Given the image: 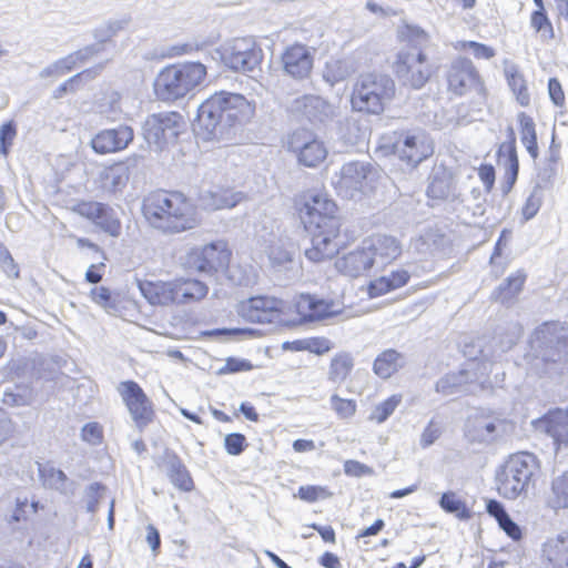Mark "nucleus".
Instances as JSON below:
<instances>
[{"label": "nucleus", "instance_id": "obj_62", "mask_svg": "<svg viewBox=\"0 0 568 568\" xmlns=\"http://www.w3.org/2000/svg\"><path fill=\"white\" fill-rule=\"evenodd\" d=\"M100 51H101L100 45L92 44V45H88L81 50H78L69 55L73 58V62L77 67L79 63H84L92 57L97 55Z\"/></svg>", "mask_w": 568, "mask_h": 568}, {"label": "nucleus", "instance_id": "obj_48", "mask_svg": "<svg viewBox=\"0 0 568 568\" xmlns=\"http://www.w3.org/2000/svg\"><path fill=\"white\" fill-rule=\"evenodd\" d=\"M499 529L510 537L514 541H519L523 538L521 527L515 523L504 506L499 503Z\"/></svg>", "mask_w": 568, "mask_h": 568}, {"label": "nucleus", "instance_id": "obj_8", "mask_svg": "<svg viewBox=\"0 0 568 568\" xmlns=\"http://www.w3.org/2000/svg\"><path fill=\"white\" fill-rule=\"evenodd\" d=\"M225 67L242 73L256 70L262 63L264 53L251 37L236 38L225 43L220 51Z\"/></svg>", "mask_w": 568, "mask_h": 568}, {"label": "nucleus", "instance_id": "obj_60", "mask_svg": "<svg viewBox=\"0 0 568 568\" xmlns=\"http://www.w3.org/2000/svg\"><path fill=\"white\" fill-rule=\"evenodd\" d=\"M252 364L244 359L227 358L225 365L220 369V374L237 373L252 369Z\"/></svg>", "mask_w": 568, "mask_h": 568}, {"label": "nucleus", "instance_id": "obj_38", "mask_svg": "<svg viewBox=\"0 0 568 568\" xmlns=\"http://www.w3.org/2000/svg\"><path fill=\"white\" fill-rule=\"evenodd\" d=\"M354 368V358L349 353L342 352L336 354L329 364L327 378L336 385H342Z\"/></svg>", "mask_w": 568, "mask_h": 568}, {"label": "nucleus", "instance_id": "obj_34", "mask_svg": "<svg viewBox=\"0 0 568 568\" xmlns=\"http://www.w3.org/2000/svg\"><path fill=\"white\" fill-rule=\"evenodd\" d=\"M175 283L178 305L201 301L209 293L207 285L199 280H176Z\"/></svg>", "mask_w": 568, "mask_h": 568}, {"label": "nucleus", "instance_id": "obj_10", "mask_svg": "<svg viewBox=\"0 0 568 568\" xmlns=\"http://www.w3.org/2000/svg\"><path fill=\"white\" fill-rule=\"evenodd\" d=\"M230 256L231 253L226 244L217 241L202 247L191 248L183 257L182 264L189 271L212 276L227 267Z\"/></svg>", "mask_w": 568, "mask_h": 568}, {"label": "nucleus", "instance_id": "obj_56", "mask_svg": "<svg viewBox=\"0 0 568 568\" xmlns=\"http://www.w3.org/2000/svg\"><path fill=\"white\" fill-rule=\"evenodd\" d=\"M81 438L90 445H98L102 439V428L98 423H88L82 427Z\"/></svg>", "mask_w": 568, "mask_h": 568}, {"label": "nucleus", "instance_id": "obj_20", "mask_svg": "<svg viewBox=\"0 0 568 568\" xmlns=\"http://www.w3.org/2000/svg\"><path fill=\"white\" fill-rule=\"evenodd\" d=\"M75 212L92 221L111 236L116 237L121 233V222L115 212L103 203L81 202L75 206Z\"/></svg>", "mask_w": 568, "mask_h": 568}, {"label": "nucleus", "instance_id": "obj_16", "mask_svg": "<svg viewBox=\"0 0 568 568\" xmlns=\"http://www.w3.org/2000/svg\"><path fill=\"white\" fill-rule=\"evenodd\" d=\"M287 150L297 156L301 164L314 168L327 156L324 143L308 130H296L287 139Z\"/></svg>", "mask_w": 568, "mask_h": 568}, {"label": "nucleus", "instance_id": "obj_35", "mask_svg": "<svg viewBox=\"0 0 568 568\" xmlns=\"http://www.w3.org/2000/svg\"><path fill=\"white\" fill-rule=\"evenodd\" d=\"M39 474L44 487L58 490L63 495L74 494V483L70 481L61 469L43 466L39 468Z\"/></svg>", "mask_w": 568, "mask_h": 568}, {"label": "nucleus", "instance_id": "obj_17", "mask_svg": "<svg viewBox=\"0 0 568 568\" xmlns=\"http://www.w3.org/2000/svg\"><path fill=\"white\" fill-rule=\"evenodd\" d=\"M497 414L493 409L477 408L465 423V435L470 442L490 444L496 438Z\"/></svg>", "mask_w": 568, "mask_h": 568}, {"label": "nucleus", "instance_id": "obj_23", "mask_svg": "<svg viewBox=\"0 0 568 568\" xmlns=\"http://www.w3.org/2000/svg\"><path fill=\"white\" fill-rule=\"evenodd\" d=\"M448 89L457 95H463L477 84V73L471 61L459 58L452 62L447 72Z\"/></svg>", "mask_w": 568, "mask_h": 568}, {"label": "nucleus", "instance_id": "obj_11", "mask_svg": "<svg viewBox=\"0 0 568 568\" xmlns=\"http://www.w3.org/2000/svg\"><path fill=\"white\" fill-rule=\"evenodd\" d=\"M374 175L369 164L354 161L342 166L333 183L341 196L355 200L373 190Z\"/></svg>", "mask_w": 568, "mask_h": 568}, {"label": "nucleus", "instance_id": "obj_19", "mask_svg": "<svg viewBox=\"0 0 568 568\" xmlns=\"http://www.w3.org/2000/svg\"><path fill=\"white\" fill-rule=\"evenodd\" d=\"M288 110L312 122H325L336 115L335 108L318 95L305 94L292 100Z\"/></svg>", "mask_w": 568, "mask_h": 568}, {"label": "nucleus", "instance_id": "obj_37", "mask_svg": "<svg viewBox=\"0 0 568 568\" xmlns=\"http://www.w3.org/2000/svg\"><path fill=\"white\" fill-rule=\"evenodd\" d=\"M409 277V273L405 270L393 271L389 275L382 276L369 284V295L376 297L399 288L407 284Z\"/></svg>", "mask_w": 568, "mask_h": 568}, {"label": "nucleus", "instance_id": "obj_22", "mask_svg": "<svg viewBox=\"0 0 568 568\" xmlns=\"http://www.w3.org/2000/svg\"><path fill=\"white\" fill-rule=\"evenodd\" d=\"M537 430L549 435L556 445L568 446V410L556 408L534 422Z\"/></svg>", "mask_w": 568, "mask_h": 568}, {"label": "nucleus", "instance_id": "obj_55", "mask_svg": "<svg viewBox=\"0 0 568 568\" xmlns=\"http://www.w3.org/2000/svg\"><path fill=\"white\" fill-rule=\"evenodd\" d=\"M328 491L320 486H302L298 489V497L305 501H316L328 497Z\"/></svg>", "mask_w": 568, "mask_h": 568}, {"label": "nucleus", "instance_id": "obj_63", "mask_svg": "<svg viewBox=\"0 0 568 568\" xmlns=\"http://www.w3.org/2000/svg\"><path fill=\"white\" fill-rule=\"evenodd\" d=\"M548 92L551 101L557 106H562L565 102V94L560 82L556 78H550L548 81Z\"/></svg>", "mask_w": 568, "mask_h": 568}, {"label": "nucleus", "instance_id": "obj_61", "mask_svg": "<svg viewBox=\"0 0 568 568\" xmlns=\"http://www.w3.org/2000/svg\"><path fill=\"white\" fill-rule=\"evenodd\" d=\"M306 348L311 353L323 355L332 348V343L325 337L308 338Z\"/></svg>", "mask_w": 568, "mask_h": 568}, {"label": "nucleus", "instance_id": "obj_46", "mask_svg": "<svg viewBox=\"0 0 568 568\" xmlns=\"http://www.w3.org/2000/svg\"><path fill=\"white\" fill-rule=\"evenodd\" d=\"M106 487L100 483L90 484L84 491L87 511L94 514L98 511L99 504L103 499Z\"/></svg>", "mask_w": 568, "mask_h": 568}, {"label": "nucleus", "instance_id": "obj_31", "mask_svg": "<svg viewBox=\"0 0 568 568\" xmlns=\"http://www.w3.org/2000/svg\"><path fill=\"white\" fill-rule=\"evenodd\" d=\"M164 466L170 481L180 490L191 491L194 487L193 479L181 458L174 453H166Z\"/></svg>", "mask_w": 568, "mask_h": 568}, {"label": "nucleus", "instance_id": "obj_18", "mask_svg": "<svg viewBox=\"0 0 568 568\" xmlns=\"http://www.w3.org/2000/svg\"><path fill=\"white\" fill-rule=\"evenodd\" d=\"M133 139V129L121 124L116 128L101 130L92 138L90 144L95 153L108 154L126 149Z\"/></svg>", "mask_w": 568, "mask_h": 568}, {"label": "nucleus", "instance_id": "obj_36", "mask_svg": "<svg viewBox=\"0 0 568 568\" xmlns=\"http://www.w3.org/2000/svg\"><path fill=\"white\" fill-rule=\"evenodd\" d=\"M0 399L9 407L30 405L33 400V390L27 384H8L0 386Z\"/></svg>", "mask_w": 568, "mask_h": 568}, {"label": "nucleus", "instance_id": "obj_51", "mask_svg": "<svg viewBox=\"0 0 568 568\" xmlns=\"http://www.w3.org/2000/svg\"><path fill=\"white\" fill-rule=\"evenodd\" d=\"M91 297L98 305L103 307L108 313H111L116 310L115 301L112 298L110 290L104 286L92 288Z\"/></svg>", "mask_w": 568, "mask_h": 568}, {"label": "nucleus", "instance_id": "obj_32", "mask_svg": "<svg viewBox=\"0 0 568 568\" xmlns=\"http://www.w3.org/2000/svg\"><path fill=\"white\" fill-rule=\"evenodd\" d=\"M510 141L503 143L499 145V158L501 156L503 152L506 153V162L504 164L505 166V175H504V184H503V192L507 194L513 189L514 184L517 181L518 173H519V161L516 150V140L513 134L510 133Z\"/></svg>", "mask_w": 568, "mask_h": 568}, {"label": "nucleus", "instance_id": "obj_41", "mask_svg": "<svg viewBox=\"0 0 568 568\" xmlns=\"http://www.w3.org/2000/svg\"><path fill=\"white\" fill-rule=\"evenodd\" d=\"M129 181V170L123 164H115L103 173V186L110 192L121 191Z\"/></svg>", "mask_w": 568, "mask_h": 568}, {"label": "nucleus", "instance_id": "obj_58", "mask_svg": "<svg viewBox=\"0 0 568 568\" xmlns=\"http://www.w3.org/2000/svg\"><path fill=\"white\" fill-rule=\"evenodd\" d=\"M344 471L346 475L353 477H362L373 474V469L371 467L353 459L346 460L344 463Z\"/></svg>", "mask_w": 568, "mask_h": 568}, {"label": "nucleus", "instance_id": "obj_33", "mask_svg": "<svg viewBox=\"0 0 568 568\" xmlns=\"http://www.w3.org/2000/svg\"><path fill=\"white\" fill-rule=\"evenodd\" d=\"M405 363V356L402 353L389 348L375 358L373 369L377 376L386 379L404 367Z\"/></svg>", "mask_w": 568, "mask_h": 568}, {"label": "nucleus", "instance_id": "obj_45", "mask_svg": "<svg viewBox=\"0 0 568 568\" xmlns=\"http://www.w3.org/2000/svg\"><path fill=\"white\" fill-rule=\"evenodd\" d=\"M402 402L400 395H393L383 403L376 405L371 413L369 419L378 424L384 423Z\"/></svg>", "mask_w": 568, "mask_h": 568}, {"label": "nucleus", "instance_id": "obj_30", "mask_svg": "<svg viewBox=\"0 0 568 568\" xmlns=\"http://www.w3.org/2000/svg\"><path fill=\"white\" fill-rule=\"evenodd\" d=\"M504 75L508 88L521 106L530 103V94L528 92L526 79L519 67L510 60H504Z\"/></svg>", "mask_w": 568, "mask_h": 568}, {"label": "nucleus", "instance_id": "obj_59", "mask_svg": "<svg viewBox=\"0 0 568 568\" xmlns=\"http://www.w3.org/2000/svg\"><path fill=\"white\" fill-rule=\"evenodd\" d=\"M523 333V328L518 323H515L510 327V332L507 334L506 338L499 339V349L507 351L510 349L520 338Z\"/></svg>", "mask_w": 568, "mask_h": 568}, {"label": "nucleus", "instance_id": "obj_3", "mask_svg": "<svg viewBox=\"0 0 568 568\" xmlns=\"http://www.w3.org/2000/svg\"><path fill=\"white\" fill-rule=\"evenodd\" d=\"M531 371L550 379L568 374V325L545 322L530 336Z\"/></svg>", "mask_w": 568, "mask_h": 568}, {"label": "nucleus", "instance_id": "obj_47", "mask_svg": "<svg viewBox=\"0 0 568 568\" xmlns=\"http://www.w3.org/2000/svg\"><path fill=\"white\" fill-rule=\"evenodd\" d=\"M427 194L432 199L448 200L456 199V194L453 192L452 184L446 179L434 178L428 185Z\"/></svg>", "mask_w": 568, "mask_h": 568}, {"label": "nucleus", "instance_id": "obj_64", "mask_svg": "<svg viewBox=\"0 0 568 568\" xmlns=\"http://www.w3.org/2000/svg\"><path fill=\"white\" fill-rule=\"evenodd\" d=\"M440 436V428L433 420L429 422L427 427L424 429L420 437V445L425 448L434 444V442Z\"/></svg>", "mask_w": 568, "mask_h": 568}, {"label": "nucleus", "instance_id": "obj_4", "mask_svg": "<svg viewBox=\"0 0 568 568\" xmlns=\"http://www.w3.org/2000/svg\"><path fill=\"white\" fill-rule=\"evenodd\" d=\"M149 223L164 233H180L199 224L195 206L181 193L158 192L143 202Z\"/></svg>", "mask_w": 568, "mask_h": 568}, {"label": "nucleus", "instance_id": "obj_1", "mask_svg": "<svg viewBox=\"0 0 568 568\" xmlns=\"http://www.w3.org/2000/svg\"><path fill=\"white\" fill-rule=\"evenodd\" d=\"M255 114V104L244 95L216 92L197 109L193 128L205 141L230 140L234 128L248 123Z\"/></svg>", "mask_w": 568, "mask_h": 568}, {"label": "nucleus", "instance_id": "obj_14", "mask_svg": "<svg viewBox=\"0 0 568 568\" xmlns=\"http://www.w3.org/2000/svg\"><path fill=\"white\" fill-rule=\"evenodd\" d=\"M395 70L403 83L413 89L423 88L432 74L426 55L416 50L399 52Z\"/></svg>", "mask_w": 568, "mask_h": 568}, {"label": "nucleus", "instance_id": "obj_21", "mask_svg": "<svg viewBox=\"0 0 568 568\" xmlns=\"http://www.w3.org/2000/svg\"><path fill=\"white\" fill-rule=\"evenodd\" d=\"M281 61L286 75L303 80L311 74L314 59L306 45L293 44L282 53Z\"/></svg>", "mask_w": 568, "mask_h": 568}, {"label": "nucleus", "instance_id": "obj_26", "mask_svg": "<svg viewBox=\"0 0 568 568\" xmlns=\"http://www.w3.org/2000/svg\"><path fill=\"white\" fill-rule=\"evenodd\" d=\"M501 469L505 476L517 477L524 484H530L538 470V462L530 453H518L510 456Z\"/></svg>", "mask_w": 568, "mask_h": 568}, {"label": "nucleus", "instance_id": "obj_53", "mask_svg": "<svg viewBox=\"0 0 568 568\" xmlns=\"http://www.w3.org/2000/svg\"><path fill=\"white\" fill-rule=\"evenodd\" d=\"M17 135L16 125L12 121L3 123L0 126V153L7 155L9 146L12 144L13 139Z\"/></svg>", "mask_w": 568, "mask_h": 568}, {"label": "nucleus", "instance_id": "obj_24", "mask_svg": "<svg viewBox=\"0 0 568 568\" xmlns=\"http://www.w3.org/2000/svg\"><path fill=\"white\" fill-rule=\"evenodd\" d=\"M138 287L141 294L152 305L168 306L171 304L178 305L175 300L176 283L175 281H142L138 280Z\"/></svg>", "mask_w": 568, "mask_h": 568}, {"label": "nucleus", "instance_id": "obj_5", "mask_svg": "<svg viewBox=\"0 0 568 568\" xmlns=\"http://www.w3.org/2000/svg\"><path fill=\"white\" fill-rule=\"evenodd\" d=\"M205 77L206 68L200 62L173 64L158 74L154 91L160 100L174 101L193 91Z\"/></svg>", "mask_w": 568, "mask_h": 568}, {"label": "nucleus", "instance_id": "obj_27", "mask_svg": "<svg viewBox=\"0 0 568 568\" xmlns=\"http://www.w3.org/2000/svg\"><path fill=\"white\" fill-rule=\"evenodd\" d=\"M367 248L375 257V265L384 266L396 260L402 253L399 242L388 235H376L368 242Z\"/></svg>", "mask_w": 568, "mask_h": 568}, {"label": "nucleus", "instance_id": "obj_44", "mask_svg": "<svg viewBox=\"0 0 568 568\" xmlns=\"http://www.w3.org/2000/svg\"><path fill=\"white\" fill-rule=\"evenodd\" d=\"M528 486L529 484H524V481L517 477L505 476L503 469L499 471V495L503 497L515 499L525 491Z\"/></svg>", "mask_w": 568, "mask_h": 568}, {"label": "nucleus", "instance_id": "obj_42", "mask_svg": "<svg viewBox=\"0 0 568 568\" xmlns=\"http://www.w3.org/2000/svg\"><path fill=\"white\" fill-rule=\"evenodd\" d=\"M520 126H521V143L525 145L527 152L530 154L532 159L538 158V143H537V134L535 130V123L530 116L525 115L524 113L520 115Z\"/></svg>", "mask_w": 568, "mask_h": 568}, {"label": "nucleus", "instance_id": "obj_6", "mask_svg": "<svg viewBox=\"0 0 568 568\" xmlns=\"http://www.w3.org/2000/svg\"><path fill=\"white\" fill-rule=\"evenodd\" d=\"M493 368L494 362L483 357L480 361L473 363L470 368L448 373L440 377L435 385V389L444 396L485 392L493 394L494 387L489 381Z\"/></svg>", "mask_w": 568, "mask_h": 568}, {"label": "nucleus", "instance_id": "obj_13", "mask_svg": "<svg viewBox=\"0 0 568 568\" xmlns=\"http://www.w3.org/2000/svg\"><path fill=\"white\" fill-rule=\"evenodd\" d=\"M116 389L136 428L142 432L155 416L152 400L134 381L121 382Z\"/></svg>", "mask_w": 568, "mask_h": 568}, {"label": "nucleus", "instance_id": "obj_54", "mask_svg": "<svg viewBox=\"0 0 568 568\" xmlns=\"http://www.w3.org/2000/svg\"><path fill=\"white\" fill-rule=\"evenodd\" d=\"M246 438L240 433H232L225 436L224 446L230 455H240L245 447Z\"/></svg>", "mask_w": 568, "mask_h": 568}, {"label": "nucleus", "instance_id": "obj_9", "mask_svg": "<svg viewBox=\"0 0 568 568\" xmlns=\"http://www.w3.org/2000/svg\"><path fill=\"white\" fill-rule=\"evenodd\" d=\"M392 150L402 161L416 166L434 153V143L420 129L396 131L393 133Z\"/></svg>", "mask_w": 568, "mask_h": 568}, {"label": "nucleus", "instance_id": "obj_12", "mask_svg": "<svg viewBox=\"0 0 568 568\" xmlns=\"http://www.w3.org/2000/svg\"><path fill=\"white\" fill-rule=\"evenodd\" d=\"M184 126L183 116L178 112H161L146 118L142 131L150 148L162 150L174 142Z\"/></svg>", "mask_w": 568, "mask_h": 568}, {"label": "nucleus", "instance_id": "obj_28", "mask_svg": "<svg viewBox=\"0 0 568 568\" xmlns=\"http://www.w3.org/2000/svg\"><path fill=\"white\" fill-rule=\"evenodd\" d=\"M541 551L551 568H568V531L548 538Z\"/></svg>", "mask_w": 568, "mask_h": 568}, {"label": "nucleus", "instance_id": "obj_15", "mask_svg": "<svg viewBox=\"0 0 568 568\" xmlns=\"http://www.w3.org/2000/svg\"><path fill=\"white\" fill-rule=\"evenodd\" d=\"M285 303L271 296H255L243 301L237 306V313L252 323L270 324L281 321Z\"/></svg>", "mask_w": 568, "mask_h": 568}, {"label": "nucleus", "instance_id": "obj_40", "mask_svg": "<svg viewBox=\"0 0 568 568\" xmlns=\"http://www.w3.org/2000/svg\"><path fill=\"white\" fill-rule=\"evenodd\" d=\"M526 277V273L521 270L508 276L505 285L499 286V302L507 306L513 305L523 290Z\"/></svg>", "mask_w": 568, "mask_h": 568}, {"label": "nucleus", "instance_id": "obj_43", "mask_svg": "<svg viewBox=\"0 0 568 568\" xmlns=\"http://www.w3.org/2000/svg\"><path fill=\"white\" fill-rule=\"evenodd\" d=\"M439 505L445 511L454 514L462 520L470 518V511L466 507L465 503L453 491L444 493L440 497Z\"/></svg>", "mask_w": 568, "mask_h": 568}, {"label": "nucleus", "instance_id": "obj_25", "mask_svg": "<svg viewBox=\"0 0 568 568\" xmlns=\"http://www.w3.org/2000/svg\"><path fill=\"white\" fill-rule=\"evenodd\" d=\"M336 268L351 277H358L375 265V257L367 246L354 250L335 263Z\"/></svg>", "mask_w": 568, "mask_h": 568}, {"label": "nucleus", "instance_id": "obj_39", "mask_svg": "<svg viewBox=\"0 0 568 568\" xmlns=\"http://www.w3.org/2000/svg\"><path fill=\"white\" fill-rule=\"evenodd\" d=\"M548 505L555 510L568 508V469L552 478Z\"/></svg>", "mask_w": 568, "mask_h": 568}, {"label": "nucleus", "instance_id": "obj_57", "mask_svg": "<svg viewBox=\"0 0 568 568\" xmlns=\"http://www.w3.org/2000/svg\"><path fill=\"white\" fill-rule=\"evenodd\" d=\"M0 264L2 270L9 275V276H19V270L16 265L9 250L6 247L4 244L0 242Z\"/></svg>", "mask_w": 568, "mask_h": 568}, {"label": "nucleus", "instance_id": "obj_29", "mask_svg": "<svg viewBox=\"0 0 568 568\" xmlns=\"http://www.w3.org/2000/svg\"><path fill=\"white\" fill-rule=\"evenodd\" d=\"M297 313L304 321L313 322L335 315L333 303L312 295H301L296 303Z\"/></svg>", "mask_w": 568, "mask_h": 568}, {"label": "nucleus", "instance_id": "obj_49", "mask_svg": "<svg viewBox=\"0 0 568 568\" xmlns=\"http://www.w3.org/2000/svg\"><path fill=\"white\" fill-rule=\"evenodd\" d=\"M530 24L536 32L542 38L550 39L554 37L551 22L549 21L545 10H535L531 13Z\"/></svg>", "mask_w": 568, "mask_h": 568}, {"label": "nucleus", "instance_id": "obj_50", "mask_svg": "<svg viewBox=\"0 0 568 568\" xmlns=\"http://www.w3.org/2000/svg\"><path fill=\"white\" fill-rule=\"evenodd\" d=\"M331 406L341 418L352 417L356 412V403L353 399H344L335 394L331 397Z\"/></svg>", "mask_w": 568, "mask_h": 568}, {"label": "nucleus", "instance_id": "obj_7", "mask_svg": "<svg viewBox=\"0 0 568 568\" xmlns=\"http://www.w3.org/2000/svg\"><path fill=\"white\" fill-rule=\"evenodd\" d=\"M395 94L393 79L382 73L362 74L352 93L353 109L369 114H381Z\"/></svg>", "mask_w": 568, "mask_h": 568}, {"label": "nucleus", "instance_id": "obj_2", "mask_svg": "<svg viewBox=\"0 0 568 568\" xmlns=\"http://www.w3.org/2000/svg\"><path fill=\"white\" fill-rule=\"evenodd\" d=\"M300 216L311 237V246L305 248L306 258L314 263L333 258L343 244L335 202L326 194H313L304 202Z\"/></svg>", "mask_w": 568, "mask_h": 568}, {"label": "nucleus", "instance_id": "obj_52", "mask_svg": "<svg viewBox=\"0 0 568 568\" xmlns=\"http://www.w3.org/2000/svg\"><path fill=\"white\" fill-rule=\"evenodd\" d=\"M541 196L542 190L539 185H536L523 207L525 220L532 219L537 214L541 205Z\"/></svg>", "mask_w": 568, "mask_h": 568}]
</instances>
